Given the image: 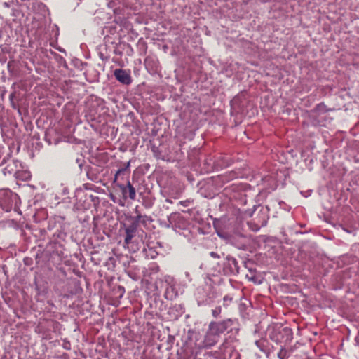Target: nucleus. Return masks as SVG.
Returning a JSON list of instances; mask_svg holds the SVG:
<instances>
[{"mask_svg":"<svg viewBox=\"0 0 359 359\" xmlns=\"http://www.w3.org/2000/svg\"><path fill=\"white\" fill-rule=\"evenodd\" d=\"M269 338L277 344L290 343L293 339L292 330L287 327H275L270 331Z\"/></svg>","mask_w":359,"mask_h":359,"instance_id":"nucleus-1","label":"nucleus"},{"mask_svg":"<svg viewBox=\"0 0 359 359\" xmlns=\"http://www.w3.org/2000/svg\"><path fill=\"white\" fill-rule=\"evenodd\" d=\"M237 320L227 318L221 321H212L208 327L219 337L224 332H232L233 327L237 325Z\"/></svg>","mask_w":359,"mask_h":359,"instance_id":"nucleus-2","label":"nucleus"},{"mask_svg":"<svg viewBox=\"0 0 359 359\" xmlns=\"http://www.w3.org/2000/svg\"><path fill=\"white\" fill-rule=\"evenodd\" d=\"M165 288L164 297L168 300H172L176 298L177 293L173 283V278L170 276H165L163 279H159L156 283V288Z\"/></svg>","mask_w":359,"mask_h":359,"instance_id":"nucleus-3","label":"nucleus"},{"mask_svg":"<svg viewBox=\"0 0 359 359\" xmlns=\"http://www.w3.org/2000/svg\"><path fill=\"white\" fill-rule=\"evenodd\" d=\"M18 196L9 189L0 190V206L6 212H9L17 203Z\"/></svg>","mask_w":359,"mask_h":359,"instance_id":"nucleus-4","label":"nucleus"},{"mask_svg":"<svg viewBox=\"0 0 359 359\" xmlns=\"http://www.w3.org/2000/svg\"><path fill=\"white\" fill-rule=\"evenodd\" d=\"M197 304L199 306L210 305L216 298L215 292L210 287L208 289H198L196 296Z\"/></svg>","mask_w":359,"mask_h":359,"instance_id":"nucleus-5","label":"nucleus"},{"mask_svg":"<svg viewBox=\"0 0 359 359\" xmlns=\"http://www.w3.org/2000/svg\"><path fill=\"white\" fill-rule=\"evenodd\" d=\"M219 338L220 337L208 327L203 340L198 343V346L201 348H211L219 341Z\"/></svg>","mask_w":359,"mask_h":359,"instance_id":"nucleus-6","label":"nucleus"},{"mask_svg":"<svg viewBox=\"0 0 359 359\" xmlns=\"http://www.w3.org/2000/svg\"><path fill=\"white\" fill-rule=\"evenodd\" d=\"M116 186L121 189L123 199L124 201L127 200L128 198L130 199L131 201L135 200L136 190L130 180H127V184L126 185L117 183Z\"/></svg>","mask_w":359,"mask_h":359,"instance_id":"nucleus-7","label":"nucleus"},{"mask_svg":"<svg viewBox=\"0 0 359 359\" xmlns=\"http://www.w3.org/2000/svg\"><path fill=\"white\" fill-rule=\"evenodd\" d=\"M223 270L226 275H237L239 273V266L237 260L230 255L226 256Z\"/></svg>","mask_w":359,"mask_h":359,"instance_id":"nucleus-8","label":"nucleus"},{"mask_svg":"<svg viewBox=\"0 0 359 359\" xmlns=\"http://www.w3.org/2000/svg\"><path fill=\"white\" fill-rule=\"evenodd\" d=\"M114 76L118 82L124 85H130L133 81L129 69H116L114 71Z\"/></svg>","mask_w":359,"mask_h":359,"instance_id":"nucleus-9","label":"nucleus"},{"mask_svg":"<svg viewBox=\"0 0 359 359\" xmlns=\"http://www.w3.org/2000/svg\"><path fill=\"white\" fill-rule=\"evenodd\" d=\"M229 243L238 249L245 250L248 245V239L241 234H236L229 238Z\"/></svg>","mask_w":359,"mask_h":359,"instance_id":"nucleus-10","label":"nucleus"},{"mask_svg":"<svg viewBox=\"0 0 359 359\" xmlns=\"http://www.w3.org/2000/svg\"><path fill=\"white\" fill-rule=\"evenodd\" d=\"M18 165H20V163L17 160H11L7 165L3 169V173L4 175H13L15 177L19 172Z\"/></svg>","mask_w":359,"mask_h":359,"instance_id":"nucleus-11","label":"nucleus"},{"mask_svg":"<svg viewBox=\"0 0 359 359\" xmlns=\"http://www.w3.org/2000/svg\"><path fill=\"white\" fill-rule=\"evenodd\" d=\"M137 229V226L131 223L126 227V237L124 239L125 244L128 245L131 243L132 239L135 236Z\"/></svg>","mask_w":359,"mask_h":359,"instance_id":"nucleus-12","label":"nucleus"},{"mask_svg":"<svg viewBox=\"0 0 359 359\" xmlns=\"http://www.w3.org/2000/svg\"><path fill=\"white\" fill-rule=\"evenodd\" d=\"M238 174L234 171H231L229 173H226L219 176L223 182H229L233 179L238 178Z\"/></svg>","mask_w":359,"mask_h":359,"instance_id":"nucleus-13","label":"nucleus"},{"mask_svg":"<svg viewBox=\"0 0 359 359\" xmlns=\"http://www.w3.org/2000/svg\"><path fill=\"white\" fill-rule=\"evenodd\" d=\"M130 165V161H128L123 168H119L114 176V183H116V182L118 180V178L121 175H123L126 172H127L129 170V167Z\"/></svg>","mask_w":359,"mask_h":359,"instance_id":"nucleus-14","label":"nucleus"},{"mask_svg":"<svg viewBox=\"0 0 359 359\" xmlns=\"http://www.w3.org/2000/svg\"><path fill=\"white\" fill-rule=\"evenodd\" d=\"M267 219L268 218H264L263 221L262 222L261 224H255L252 222H248V225L250 227V229L254 231H258L261 227L265 226L267 224Z\"/></svg>","mask_w":359,"mask_h":359,"instance_id":"nucleus-15","label":"nucleus"},{"mask_svg":"<svg viewBox=\"0 0 359 359\" xmlns=\"http://www.w3.org/2000/svg\"><path fill=\"white\" fill-rule=\"evenodd\" d=\"M316 111L323 114L328 111V109L327 108V106L323 102H322L316 105Z\"/></svg>","mask_w":359,"mask_h":359,"instance_id":"nucleus-16","label":"nucleus"},{"mask_svg":"<svg viewBox=\"0 0 359 359\" xmlns=\"http://www.w3.org/2000/svg\"><path fill=\"white\" fill-rule=\"evenodd\" d=\"M16 178L22 180H27L30 178V174L28 172L19 171V172L16 175Z\"/></svg>","mask_w":359,"mask_h":359,"instance_id":"nucleus-17","label":"nucleus"},{"mask_svg":"<svg viewBox=\"0 0 359 359\" xmlns=\"http://www.w3.org/2000/svg\"><path fill=\"white\" fill-rule=\"evenodd\" d=\"M221 312L222 308L220 306H219L212 310V315L214 318H218L220 317Z\"/></svg>","mask_w":359,"mask_h":359,"instance_id":"nucleus-18","label":"nucleus"},{"mask_svg":"<svg viewBox=\"0 0 359 359\" xmlns=\"http://www.w3.org/2000/svg\"><path fill=\"white\" fill-rule=\"evenodd\" d=\"M278 357L280 359H287V353L285 349L281 348L278 353Z\"/></svg>","mask_w":359,"mask_h":359,"instance_id":"nucleus-19","label":"nucleus"},{"mask_svg":"<svg viewBox=\"0 0 359 359\" xmlns=\"http://www.w3.org/2000/svg\"><path fill=\"white\" fill-rule=\"evenodd\" d=\"M146 67L148 69L150 66L153 67V65L155 63V60L151 57H147L144 60Z\"/></svg>","mask_w":359,"mask_h":359,"instance_id":"nucleus-20","label":"nucleus"},{"mask_svg":"<svg viewBox=\"0 0 359 359\" xmlns=\"http://www.w3.org/2000/svg\"><path fill=\"white\" fill-rule=\"evenodd\" d=\"M142 217V215L140 214H138L135 217H133V222H131V224H135V226H138V224L140 222Z\"/></svg>","mask_w":359,"mask_h":359,"instance_id":"nucleus-21","label":"nucleus"},{"mask_svg":"<svg viewBox=\"0 0 359 359\" xmlns=\"http://www.w3.org/2000/svg\"><path fill=\"white\" fill-rule=\"evenodd\" d=\"M179 203L184 207H188L194 203V201L191 199H187L180 201Z\"/></svg>","mask_w":359,"mask_h":359,"instance_id":"nucleus-22","label":"nucleus"},{"mask_svg":"<svg viewBox=\"0 0 359 359\" xmlns=\"http://www.w3.org/2000/svg\"><path fill=\"white\" fill-rule=\"evenodd\" d=\"M246 278L249 280L252 281L255 283H260V282L257 280L258 278L255 274H252V275L246 274Z\"/></svg>","mask_w":359,"mask_h":359,"instance_id":"nucleus-23","label":"nucleus"},{"mask_svg":"<svg viewBox=\"0 0 359 359\" xmlns=\"http://www.w3.org/2000/svg\"><path fill=\"white\" fill-rule=\"evenodd\" d=\"M232 299H233V298L231 297H230L229 295L224 296L223 298L224 306H228L229 305V304L231 302Z\"/></svg>","mask_w":359,"mask_h":359,"instance_id":"nucleus-24","label":"nucleus"},{"mask_svg":"<svg viewBox=\"0 0 359 359\" xmlns=\"http://www.w3.org/2000/svg\"><path fill=\"white\" fill-rule=\"evenodd\" d=\"M152 220L150 217H149L147 215H142V217L140 223H141L144 225H146L147 224V222H150Z\"/></svg>","mask_w":359,"mask_h":359,"instance_id":"nucleus-25","label":"nucleus"},{"mask_svg":"<svg viewBox=\"0 0 359 359\" xmlns=\"http://www.w3.org/2000/svg\"><path fill=\"white\" fill-rule=\"evenodd\" d=\"M3 147L0 146V165L4 164L6 162V158H1V155L3 153Z\"/></svg>","mask_w":359,"mask_h":359,"instance_id":"nucleus-26","label":"nucleus"},{"mask_svg":"<svg viewBox=\"0 0 359 359\" xmlns=\"http://www.w3.org/2000/svg\"><path fill=\"white\" fill-rule=\"evenodd\" d=\"M110 198L114 202V203H117V201H116V198L113 195V194H110ZM118 203L121 205V206H123L124 205V203L122 202L121 200L120 201L118 202Z\"/></svg>","mask_w":359,"mask_h":359,"instance_id":"nucleus-27","label":"nucleus"},{"mask_svg":"<svg viewBox=\"0 0 359 359\" xmlns=\"http://www.w3.org/2000/svg\"><path fill=\"white\" fill-rule=\"evenodd\" d=\"M210 255L212 257V258H215V259H219L220 258V256L218 253L215 252H211L210 253Z\"/></svg>","mask_w":359,"mask_h":359,"instance_id":"nucleus-28","label":"nucleus"},{"mask_svg":"<svg viewBox=\"0 0 359 359\" xmlns=\"http://www.w3.org/2000/svg\"><path fill=\"white\" fill-rule=\"evenodd\" d=\"M3 6H4V8H10V6H11V4H10L9 2H4V3H3Z\"/></svg>","mask_w":359,"mask_h":359,"instance_id":"nucleus-29","label":"nucleus"},{"mask_svg":"<svg viewBox=\"0 0 359 359\" xmlns=\"http://www.w3.org/2000/svg\"><path fill=\"white\" fill-rule=\"evenodd\" d=\"M248 270H249V272H250V275L255 274V269H252V268H248Z\"/></svg>","mask_w":359,"mask_h":359,"instance_id":"nucleus-30","label":"nucleus"},{"mask_svg":"<svg viewBox=\"0 0 359 359\" xmlns=\"http://www.w3.org/2000/svg\"><path fill=\"white\" fill-rule=\"evenodd\" d=\"M185 276L189 281L191 280V278H190V273L189 272H185Z\"/></svg>","mask_w":359,"mask_h":359,"instance_id":"nucleus-31","label":"nucleus"},{"mask_svg":"<svg viewBox=\"0 0 359 359\" xmlns=\"http://www.w3.org/2000/svg\"><path fill=\"white\" fill-rule=\"evenodd\" d=\"M64 348H66V349H69L70 348V344H69L68 345H65Z\"/></svg>","mask_w":359,"mask_h":359,"instance_id":"nucleus-32","label":"nucleus"},{"mask_svg":"<svg viewBox=\"0 0 359 359\" xmlns=\"http://www.w3.org/2000/svg\"><path fill=\"white\" fill-rule=\"evenodd\" d=\"M259 344H260V342H259V341H256V345H257V346H258L261 350H262V348H261V347H260V346H259Z\"/></svg>","mask_w":359,"mask_h":359,"instance_id":"nucleus-33","label":"nucleus"},{"mask_svg":"<svg viewBox=\"0 0 359 359\" xmlns=\"http://www.w3.org/2000/svg\"><path fill=\"white\" fill-rule=\"evenodd\" d=\"M88 177L89 180H93V181L95 180V179L93 177H90V175H88Z\"/></svg>","mask_w":359,"mask_h":359,"instance_id":"nucleus-34","label":"nucleus"},{"mask_svg":"<svg viewBox=\"0 0 359 359\" xmlns=\"http://www.w3.org/2000/svg\"><path fill=\"white\" fill-rule=\"evenodd\" d=\"M282 204H284V202L281 201L279 203L280 206L281 207Z\"/></svg>","mask_w":359,"mask_h":359,"instance_id":"nucleus-35","label":"nucleus"},{"mask_svg":"<svg viewBox=\"0 0 359 359\" xmlns=\"http://www.w3.org/2000/svg\"><path fill=\"white\" fill-rule=\"evenodd\" d=\"M244 264H245V266L246 268H248V266H247V265H248V262H244Z\"/></svg>","mask_w":359,"mask_h":359,"instance_id":"nucleus-36","label":"nucleus"},{"mask_svg":"<svg viewBox=\"0 0 359 359\" xmlns=\"http://www.w3.org/2000/svg\"><path fill=\"white\" fill-rule=\"evenodd\" d=\"M100 57H101L102 60H104V58H103V54H100Z\"/></svg>","mask_w":359,"mask_h":359,"instance_id":"nucleus-37","label":"nucleus"}]
</instances>
